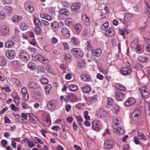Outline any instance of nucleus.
Returning <instances> with one entry per match:
<instances>
[{"instance_id": "nucleus-2", "label": "nucleus", "mask_w": 150, "mask_h": 150, "mask_svg": "<svg viewBox=\"0 0 150 150\" xmlns=\"http://www.w3.org/2000/svg\"><path fill=\"white\" fill-rule=\"evenodd\" d=\"M141 110L140 109H136L132 114V118L134 121L139 120L141 118Z\"/></svg>"}, {"instance_id": "nucleus-16", "label": "nucleus", "mask_w": 150, "mask_h": 150, "mask_svg": "<svg viewBox=\"0 0 150 150\" xmlns=\"http://www.w3.org/2000/svg\"><path fill=\"white\" fill-rule=\"evenodd\" d=\"M40 17L41 18L47 20L48 21H51L52 20V17L50 16L45 13H43L40 14Z\"/></svg>"}, {"instance_id": "nucleus-60", "label": "nucleus", "mask_w": 150, "mask_h": 150, "mask_svg": "<svg viewBox=\"0 0 150 150\" xmlns=\"http://www.w3.org/2000/svg\"><path fill=\"white\" fill-rule=\"evenodd\" d=\"M28 95L27 93L23 94V98L25 100H27L28 99Z\"/></svg>"}, {"instance_id": "nucleus-61", "label": "nucleus", "mask_w": 150, "mask_h": 150, "mask_svg": "<svg viewBox=\"0 0 150 150\" xmlns=\"http://www.w3.org/2000/svg\"><path fill=\"white\" fill-rule=\"evenodd\" d=\"M113 108L114 109V111L118 112L119 111V106L116 105H114L113 106Z\"/></svg>"}, {"instance_id": "nucleus-37", "label": "nucleus", "mask_w": 150, "mask_h": 150, "mask_svg": "<svg viewBox=\"0 0 150 150\" xmlns=\"http://www.w3.org/2000/svg\"><path fill=\"white\" fill-rule=\"evenodd\" d=\"M28 67L31 70H34L35 67V65L33 62H30L28 64Z\"/></svg>"}, {"instance_id": "nucleus-46", "label": "nucleus", "mask_w": 150, "mask_h": 150, "mask_svg": "<svg viewBox=\"0 0 150 150\" xmlns=\"http://www.w3.org/2000/svg\"><path fill=\"white\" fill-rule=\"evenodd\" d=\"M40 55L38 53L36 54L35 53L33 54L32 56V59L38 62Z\"/></svg>"}, {"instance_id": "nucleus-7", "label": "nucleus", "mask_w": 150, "mask_h": 150, "mask_svg": "<svg viewBox=\"0 0 150 150\" xmlns=\"http://www.w3.org/2000/svg\"><path fill=\"white\" fill-rule=\"evenodd\" d=\"M135 103V99L132 97H130L125 102L124 105L126 107H129L134 105Z\"/></svg>"}, {"instance_id": "nucleus-5", "label": "nucleus", "mask_w": 150, "mask_h": 150, "mask_svg": "<svg viewBox=\"0 0 150 150\" xmlns=\"http://www.w3.org/2000/svg\"><path fill=\"white\" fill-rule=\"evenodd\" d=\"M132 14L130 13H127L125 16V18L121 16L119 18L122 23L125 24L126 22L129 21L131 18Z\"/></svg>"}, {"instance_id": "nucleus-53", "label": "nucleus", "mask_w": 150, "mask_h": 150, "mask_svg": "<svg viewBox=\"0 0 150 150\" xmlns=\"http://www.w3.org/2000/svg\"><path fill=\"white\" fill-rule=\"evenodd\" d=\"M11 109L13 110H14L15 111L19 110V108L16 107L15 105L13 104H12L11 105Z\"/></svg>"}, {"instance_id": "nucleus-19", "label": "nucleus", "mask_w": 150, "mask_h": 150, "mask_svg": "<svg viewBox=\"0 0 150 150\" xmlns=\"http://www.w3.org/2000/svg\"><path fill=\"white\" fill-rule=\"evenodd\" d=\"M74 29L77 33H79L82 29L81 25L79 24H74L73 26Z\"/></svg>"}, {"instance_id": "nucleus-12", "label": "nucleus", "mask_w": 150, "mask_h": 150, "mask_svg": "<svg viewBox=\"0 0 150 150\" xmlns=\"http://www.w3.org/2000/svg\"><path fill=\"white\" fill-rule=\"evenodd\" d=\"M62 35L65 38L69 37L70 36V32L68 29L67 28H63L61 30Z\"/></svg>"}, {"instance_id": "nucleus-6", "label": "nucleus", "mask_w": 150, "mask_h": 150, "mask_svg": "<svg viewBox=\"0 0 150 150\" xmlns=\"http://www.w3.org/2000/svg\"><path fill=\"white\" fill-rule=\"evenodd\" d=\"M114 145V143L113 140L110 139L104 142V146L105 149H110Z\"/></svg>"}, {"instance_id": "nucleus-50", "label": "nucleus", "mask_w": 150, "mask_h": 150, "mask_svg": "<svg viewBox=\"0 0 150 150\" xmlns=\"http://www.w3.org/2000/svg\"><path fill=\"white\" fill-rule=\"evenodd\" d=\"M34 21L37 27H40L41 23L38 19L35 18Z\"/></svg>"}, {"instance_id": "nucleus-28", "label": "nucleus", "mask_w": 150, "mask_h": 150, "mask_svg": "<svg viewBox=\"0 0 150 150\" xmlns=\"http://www.w3.org/2000/svg\"><path fill=\"white\" fill-rule=\"evenodd\" d=\"M78 66L81 68L84 67L85 66V63L84 61L82 59H80L78 60Z\"/></svg>"}, {"instance_id": "nucleus-14", "label": "nucleus", "mask_w": 150, "mask_h": 150, "mask_svg": "<svg viewBox=\"0 0 150 150\" xmlns=\"http://www.w3.org/2000/svg\"><path fill=\"white\" fill-rule=\"evenodd\" d=\"M82 20L83 23H86V26H88L89 25V18L86 14L82 16Z\"/></svg>"}, {"instance_id": "nucleus-57", "label": "nucleus", "mask_w": 150, "mask_h": 150, "mask_svg": "<svg viewBox=\"0 0 150 150\" xmlns=\"http://www.w3.org/2000/svg\"><path fill=\"white\" fill-rule=\"evenodd\" d=\"M77 121L79 124L81 125V124L82 121V119L81 117V116H78L76 117Z\"/></svg>"}, {"instance_id": "nucleus-11", "label": "nucleus", "mask_w": 150, "mask_h": 150, "mask_svg": "<svg viewBox=\"0 0 150 150\" xmlns=\"http://www.w3.org/2000/svg\"><path fill=\"white\" fill-rule=\"evenodd\" d=\"M81 4L79 3H75L71 5V10L74 12H76L79 10Z\"/></svg>"}, {"instance_id": "nucleus-55", "label": "nucleus", "mask_w": 150, "mask_h": 150, "mask_svg": "<svg viewBox=\"0 0 150 150\" xmlns=\"http://www.w3.org/2000/svg\"><path fill=\"white\" fill-rule=\"evenodd\" d=\"M34 31L35 33L37 35L40 34L41 32L40 27H37V28L34 29Z\"/></svg>"}, {"instance_id": "nucleus-20", "label": "nucleus", "mask_w": 150, "mask_h": 150, "mask_svg": "<svg viewBox=\"0 0 150 150\" xmlns=\"http://www.w3.org/2000/svg\"><path fill=\"white\" fill-rule=\"evenodd\" d=\"M101 52L102 51L101 49H98L93 51L92 52V54L94 56L98 57L101 55Z\"/></svg>"}, {"instance_id": "nucleus-58", "label": "nucleus", "mask_w": 150, "mask_h": 150, "mask_svg": "<svg viewBox=\"0 0 150 150\" xmlns=\"http://www.w3.org/2000/svg\"><path fill=\"white\" fill-rule=\"evenodd\" d=\"M38 70L42 72H44L45 71V68L42 65H39L38 67Z\"/></svg>"}, {"instance_id": "nucleus-40", "label": "nucleus", "mask_w": 150, "mask_h": 150, "mask_svg": "<svg viewBox=\"0 0 150 150\" xmlns=\"http://www.w3.org/2000/svg\"><path fill=\"white\" fill-rule=\"evenodd\" d=\"M71 42L74 45H77L79 43V40L76 38L74 37L71 39Z\"/></svg>"}, {"instance_id": "nucleus-63", "label": "nucleus", "mask_w": 150, "mask_h": 150, "mask_svg": "<svg viewBox=\"0 0 150 150\" xmlns=\"http://www.w3.org/2000/svg\"><path fill=\"white\" fill-rule=\"evenodd\" d=\"M51 129L52 130L55 131H57L60 129V127L57 126H54L52 127Z\"/></svg>"}, {"instance_id": "nucleus-44", "label": "nucleus", "mask_w": 150, "mask_h": 150, "mask_svg": "<svg viewBox=\"0 0 150 150\" xmlns=\"http://www.w3.org/2000/svg\"><path fill=\"white\" fill-rule=\"evenodd\" d=\"M44 123L47 126H49L50 125L51 122L49 117H47L46 120L44 121Z\"/></svg>"}, {"instance_id": "nucleus-30", "label": "nucleus", "mask_w": 150, "mask_h": 150, "mask_svg": "<svg viewBox=\"0 0 150 150\" xmlns=\"http://www.w3.org/2000/svg\"><path fill=\"white\" fill-rule=\"evenodd\" d=\"M138 46V40H135L131 43V46L132 48L133 49H135Z\"/></svg>"}, {"instance_id": "nucleus-34", "label": "nucleus", "mask_w": 150, "mask_h": 150, "mask_svg": "<svg viewBox=\"0 0 150 150\" xmlns=\"http://www.w3.org/2000/svg\"><path fill=\"white\" fill-rule=\"evenodd\" d=\"M25 8L30 12H32L34 10V8L33 6L29 5L28 4H26L25 5Z\"/></svg>"}, {"instance_id": "nucleus-4", "label": "nucleus", "mask_w": 150, "mask_h": 150, "mask_svg": "<svg viewBox=\"0 0 150 150\" xmlns=\"http://www.w3.org/2000/svg\"><path fill=\"white\" fill-rule=\"evenodd\" d=\"M9 33V28L5 25H3L0 28V35L3 36L8 35Z\"/></svg>"}, {"instance_id": "nucleus-36", "label": "nucleus", "mask_w": 150, "mask_h": 150, "mask_svg": "<svg viewBox=\"0 0 150 150\" xmlns=\"http://www.w3.org/2000/svg\"><path fill=\"white\" fill-rule=\"evenodd\" d=\"M20 27L21 29L23 30H26L28 28L27 25L24 22H22L20 24Z\"/></svg>"}, {"instance_id": "nucleus-49", "label": "nucleus", "mask_w": 150, "mask_h": 150, "mask_svg": "<svg viewBox=\"0 0 150 150\" xmlns=\"http://www.w3.org/2000/svg\"><path fill=\"white\" fill-rule=\"evenodd\" d=\"M109 25V23L108 22H105L100 27V29L102 30H104L105 29L108 28Z\"/></svg>"}, {"instance_id": "nucleus-64", "label": "nucleus", "mask_w": 150, "mask_h": 150, "mask_svg": "<svg viewBox=\"0 0 150 150\" xmlns=\"http://www.w3.org/2000/svg\"><path fill=\"white\" fill-rule=\"evenodd\" d=\"M5 15L4 13L3 12H0V19L2 20L5 18Z\"/></svg>"}, {"instance_id": "nucleus-52", "label": "nucleus", "mask_w": 150, "mask_h": 150, "mask_svg": "<svg viewBox=\"0 0 150 150\" xmlns=\"http://www.w3.org/2000/svg\"><path fill=\"white\" fill-rule=\"evenodd\" d=\"M92 125L93 127L97 125H100V122L96 119L94 120L92 122Z\"/></svg>"}, {"instance_id": "nucleus-9", "label": "nucleus", "mask_w": 150, "mask_h": 150, "mask_svg": "<svg viewBox=\"0 0 150 150\" xmlns=\"http://www.w3.org/2000/svg\"><path fill=\"white\" fill-rule=\"evenodd\" d=\"M5 54L8 59H12L15 57L16 54L14 51L9 50Z\"/></svg>"}, {"instance_id": "nucleus-39", "label": "nucleus", "mask_w": 150, "mask_h": 150, "mask_svg": "<svg viewBox=\"0 0 150 150\" xmlns=\"http://www.w3.org/2000/svg\"><path fill=\"white\" fill-rule=\"evenodd\" d=\"M108 105H107L108 108H110L114 103L113 99L110 98H109L108 99Z\"/></svg>"}, {"instance_id": "nucleus-48", "label": "nucleus", "mask_w": 150, "mask_h": 150, "mask_svg": "<svg viewBox=\"0 0 150 150\" xmlns=\"http://www.w3.org/2000/svg\"><path fill=\"white\" fill-rule=\"evenodd\" d=\"M65 59L70 62L71 59L72 57L70 54L67 53L64 55Z\"/></svg>"}, {"instance_id": "nucleus-24", "label": "nucleus", "mask_w": 150, "mask_h": 150, "mask_svg": "<svg viewBox=\"0 0 150 150\" xmlns=\"http://www.w3.org/2000/svg\"><path fill=\"white\" fill-rule=\"evenodd\" d=\"M59 13H60L62 14L65 15L66 16H68L69 15L70 13L68 10L66 8H61L59 11Z\"/></svg>"}, {"instance_id": "nucleus-43", "label": "nucleus", "mask_w": 150, "mask_h": 150, "mask_svg": "<svg viewBox=\"0 0 150 150\" xmlns=\"http://www.w3.org/2000/svg\"><path fill=\"white\" fill-rule=\"evenodd\" d=\"M35 97L37 100H40L42 98V95L40 92H37L35 93Z\"/></svg>"}, {"instance_id": "nucleus-35", "label": "nucleus", "mask_w": 150, "mask_h": 150, "mask_svg": "<svg viewBox=\"0 0 150 150\" xmlns=\"http://www.w3.org/2000/svg\"><path fill=\"white\" fill-rule=\"evenodd\" d=\"M148 59V58L146 57L143 56H139L138 57V60L139 61L143 62H146Z\"/></svg>"}, {"instance_id": "nucleus-33", "label": "nucleus", "mask_w": 150, "mask_h": 150, "mask_svg": "<svg viewBox=\"0 0 150 150\" xmlns=\"http://www.w3.org/2000/svg\"><path fill=\"white\" fill-rule=\"evenodd\" d=\"M4 12L6 13L10 14L12 12V8L9 6H6L4 8Z\"/></svg>"}, {"instance_id": "nucleus-62", "label": "nucleus", "mask_w": 150, "mask_h": 150, "mask_svg": "<svg viewBox=\"0 0 150 150\" xmlns=\"http://www.w3.org/2000/svg\"><path fill=\"white\" fill-rule=\"evenodd\" d=\"M126 30L125 29H122L121 30H120L119 33L120 35H121L122 36H125V31Z\"/></svg>"}, {"instance_id": "nucleus-21", "label": "nucleus", "mask_w": 150, "mask_h": 150, "mask_svg": "<svg viewBox=\"0 0 150 150\" xmlns=\"http://www.w3.org/2000/svg\"><path fill=\"white\" fill-rule=\"evenodd\" d=\"M113 131L114 132H118L119 134H122L124 133V129L121 127H119L117 129L114 128Z\"/></svg>"}, {"instance_id": "nucleus-3", "label": "nucleus", "mask_w": 150, "mask_h": 150, "mask_svg": "<svg viewBox=\"0 0 150 150\" xmlns=\"http://www.w3.org/2000/svg\"><path fill=\"white\" fill-rule=\"evenodd\" d=\"M71 52L75 57L78 58H80L83 55L82 51L79 48H74L71 50Z\"/></svg>"}, {"instance_id": "nucleus-17", "label": "nucleus", "mask_w": 150, "mask_h": 150, "mask_svg": "<svg viewBox=\"0 0 150 150\" xmlns=\"http://www.w3.org/2000/svg\"><path fill=\"white\" fill-rule=\"evenodd\" d=\"M81 79L84 82H89L91 80V78L88 74H84L81 76Z\"/></svg>"}, {"instance_id": "nucleus-59", "label": "nucleus", "mask_w": 150, "mask_h": 150, "mask_svg": "<svg viewBox=\"0 0 150 150\" xmlns=\"http://www.w3.org/2000/svg\"><path fill=\"white\" fill-rule=\"evenodd\" d=\"M145 13L147 14L148 16L150 15L149 16V17L150 16V8L149 7L148 4H147V7L146 9V11H145Z\"/></svg>"}, {"instance_id": "nucleus-56", "label": "nucleus", "mask_w": 150, "mask_h": 150, "mask_svg": "<svg viewBox=\"0 0 150 150\" xmlns=\"http://www.w3.org/2000/svg\"><path fill=\"white\" fill-rule=\"evenodd\" d=\"M133 141L135 144H139V141L138 138L136 136H135L133 138Z\"/></svg>"}, {"instance_id": "nucleus-10", "label": "nucleus", "mask_w": 150, "mask_h": 150, "mask_svg": "<svg viewBox=\"0 0 150 150\" xmlns=\"http://www.w3.org/2000/svg\"><path fill=\"white\" fill-rule=\"evenodd\" d=\"M19 57L20 59L23 60H27L29 58V55L25 52H22L20 53L19 54Z\"/></svg>"}, {"instance_id": "nucleus-41", "label": "nucleus", "mask_w": 150, "mask_h": 150, "mask_svg": "<svg viewBox=\"0 0 150 150\" xmlns=\"http://www.w3.org/2000/svg\"><path fill=\"white\" fill-rule=\"evenodd\" d=\"M141 94L143 98H148L149 96V93L147 91L143 92H141Z\"/></svg>"}, {"instance_id": "nucleus-13", "label": "nucleus", "mask_w": 150, "mask_h": 150, "mask_svg": "<svg viewBox=\"0 0 150 150\" xmlns=\"http://www.w3.org/2000/svg\"><path fill=\"white\" fill-rule=\"evenodd\" d=\"M105 113L104 110L103 108H100L97 111L96 115L98 118H102L104 117Z\"/></svg>"}, {"instance_id": "nucleus-1", "label": "nucleus", "mask_w": 150, "mask_h": 150, "mask_svg": "<svg viewBox=\"0 0 150 150\" xmlns=\"http://www.w3.org/2000/svg\"><path fill=\"white\" fill-rule=\"evenodd\" d=\"M129 65H127V67H122L120 70V73L123 75H128L130 74L132 71V70L131 67V64L129 63H128Z\"/></svg>"}, {"instance_id": "nucleus-15", "label": "nucleus", "mask_w": 150, "mask_h": 150, "mask_svg": "<svg viewBox=\"0 0 150 150\" xmlns=\"http://www.w3.org/2000/svg\"><path fill=\"white\" fill-rule=\"evenodd\" d=\"M105 34L108 37H112L114 36L115 32L113 28H110L107 30Z\"/></svg>"}, {"instance_id": "nucleus-26", "label": "nucleus", "mask_w": 150, "mask_h": 150, "mask_svg": "<svg viewBox=\"0 0 150 150\" xmlns=\"http://www.w3.org/2000/svg\"><path fill=\"white\" fill-rule=\"evenodd\" d=\"M14 45V43L11 40L6 41L5 43V47L7 48L11 47Z\"/></svg>"}, {"instance_id": "nucleus-51", "label": "nucleus", "mask_w": 150, "mask_h": 150, "mask_svg": "<svg viewBox=\"0 0 150 150\" xmlns=\"http://www.w3.org/2000/svg\"><path fill=\"white\" fill-rule=\"evenodd\" d=\"M96 99V96H94L91 97H89L88 98V101L91 102L92 103Z\"/></svg>"}, {"instance_id": "nucleus-47", "label": "nucleus", "mask_w": 150, "mask_h": 150, "mask_svg": "<svg viewBox=\"0 0 150 150\" xmlns=\"http://www.w3.org/2000/svg\"><path fill=\"white\" fill-rule=\"evenodd\" d=\"M85 46L86 48L88 50H91L93 49V47L90 45L89 42H87L85 44Z\"/></svg>"}, {"instance_id": "nucleus-8", "label": "nucleus", "mask_w": 150, "mask_h": 150, "mask_svg": "<svg viewBox=\"0 0 150 150\" xmlns=\"http://www.w3.org/2000/svg\"><path fill=\"white\" fill-rule=\"evenodd\" d=\"M115 95L116 99L119 101H122L125 97L123 93L118 91H115Z\"/></svg>"}, {"instance_id": "nucleus-23", "label": "nucleus", "mask_w": 150, "mask_h": 150, "mask_svg": "<svg viewBox=\"0 0 150 150\" xmlns=\"http://www.w3.org/2000/svg\"><path fill=\"white\" fill-rule=\"evenodd\" d=\"M22 17L21 16L15 15L11 18L12 21L14 22H17L21 20Z\"/></svg>"}, {"instance_id": "nucleus-45", "label": "nucleus", "mask_w": 150, "mask_h": 150, "mask_svg": "<svg viewBox=\"0 0 150 150\" xmlns=\"http://www.w3.org/2000/svg\"><path fill=\"white\" fill-rule=\"evenodd\" d=\"M137 136L138 137H139L140 139L145 140L146 139V136L141 132H138L137 133Z\"/></svg>"}, {"instance_id": "nucleus-18", "label": "nucleus", "mask_w": 150, "mask_h": 150, "mask_svg": "<svg viewBox=\"0 0 150 150\" xmlns=\"http://www.w3.org/2000/svg\"><path fill=\"white\" fill-rule=\"evenodd\" d=\"M74 95L73 93H69L66 96V98H65L64 100L66 102L67 100H69L70 101H73L74 100Z\"/></svg>"}, {"instance_id": "nucleus-38", "label": "nucleus", "mask_w": 150, "mask_h": 150, "mask_svg": "<svg viewBox=\"0 0 150 150\" xmlns=\"http://www.w3.org/2000/svg\"><path fill=\"white\" fill-rule=\"evenodd\" d=\"M6 64V60L3 57L0 58V65L2 66H5Z\"/></svg>"}, {"instance_id": "nucleus-54", "label": "nucleus", "mask_w": 150, "mask_h": 150, "mask_svg": "<svg viewBox=\"0 0 150 150\" xmlns=\"http://www.w3.org/2000/svg\"><path fill=\"white\" fill-rule=\"evenodd\" d=\"M40 82L42 84H46L48 83V81L47 79L44 78L41 80Z\"/></svg>"}, {"instance_id": "nucleus-42", "label": "nucleus", "mask_w": 150, "mask_h": 150, "mask_svg": "<svg viewBox=\"0 0 150 150\" xmlns=\"http://www.w3.org/2000/svg\"><path fill=\"white\" fill-rule=\"evenodd\" d=\"M58 27L59 24L56 21H54L51 23V27L53 29H56Z\"/></svg>"}, {"instance_id": "nucleus-27", "label": "nucleus", "mask_w": 150, "mask_h": 150, "mask_svg": "<svg viewBox=\"0 0 150 150\" xmlns=\"http://www.w3.org/2000/svg\"><path fill=\"white\" fill-rule=\"evenodd\" d=\"M113 120L114 123L115 125H117L120 122L121 118L118 117H114L113 118Z\"/></svg>"}, {"instance_id": "nucleus-32", "label": "nucleus", "mask_w": 150, "mask_h": 150, "mask_svg": "<svg viewBox=\"0 0 150 150\" xmlns=\"http://www.w3.org/2000/svg\"><path fill=\"white\" fill-rule=\"evenodd\" d=\"M115 86L117 89L121 91H124L125 90V86L121 84H117Z\"/></svg>"}, {"instance_id": "nucleus-29", "label": "nucleus", "mask_w": 150, "mask_h": 150, "mask_svg": "<svg viewBox=\"0 0 150 150\" xmlns=\"http://www.w3.org/2000/svg\"><path fill=\"white\" fill-rule=\"evenodd\" d=\"M69 89L71 91H74L78 90V88L76 85L72 84L69 86Z\"/></svg>"}, {"instance_id": "nucleus-22", "label": "nucleus", "mask_w": 150, "mask_h": 150, "mask_svg": "<svg viewBox=\"0 0 150 150\" xmlns=\"http://www.w3.org/2000/svg\"><path fill=\"white\" fill-rule=\"evenodd\" d=\"M54 103L52 101H50L47 103V107L50 110H54Z\"/></svg>"}, {"instance_id": "nucleus-25", "label": "nucleus", "mask_w": 150, "mask_h": 150, "mask_svg": "<svg viewBox=\"0 0 150 150\" xmlns=\"http://www.w3.org/2000/svg\"><path fill=\"white\" fill-rule=\"evenodd\" d=\"M82 91L84 93H88L90 92L91 90L90 87L88 86H86L81 88Z\"/></svg>"}, {"instance_id": "nucleus-31", "label": "nucleus", "mask_w": 150, "mask_h": 150, "mask_svg": "<svg viewBox=\"0 0 150 150\" xmlns=\"http://www.w3.org/2000/svg\"><path fill=\"white\" fill-rule=\"evenodd\" d=\"M40 61L41 62H42V61L45 62V63H44L43 62L42 63L44 64H47L48 62V60L45 59L44 57L42 56L41 55H40V56L39 57L38 61Z\"/></svg>"}]
</instances>
